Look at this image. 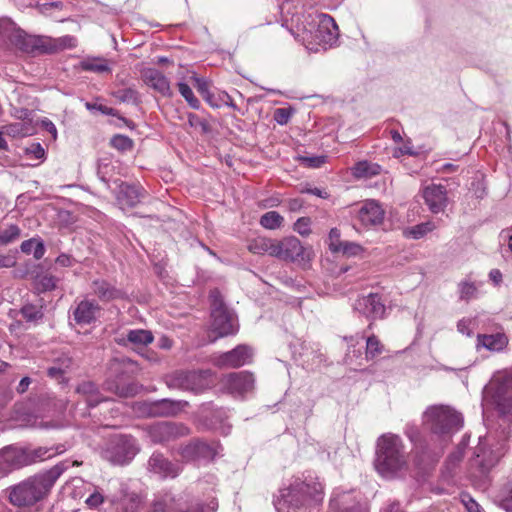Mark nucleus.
<instances>
[{
    "label": "nucleus",
    "mask_w": 512,
    "mask_h": 512,
    "mask_svg": "<svg viewBox=\"0 0 512 512\" xmlns=\"http://www.w3.org/2000/svg\"><path fill=\"white\" fill-rule=\"evenodd\" d=\"M374 466L385 479L402 478L408 473L409 453L399 435L386 433L377 439Z\"/></svg>",
    "instance_id": "1"
},
{
    "label": "nucleus",
    "mask_w": 512,
    "mask_h": 512,
    "mask_svg": "<svg viewBox=\"0 0 512 512\" xmlns=\"http://www.w3.org/2000/svg\"><path fill=\"white\" fill-rule=\"evenodd\" d=\"M68 468L65 462H61L51 469L31 476L22 482L8 488L10 502L19 507L32 506L44 499L51 488Z\"/></svg>",
    "instance_id": "2"
},
{
    "label": "nucleus",
    "mask_w": 512,
    "mask_h": 512,
    "mask_svg": "<svg viewBox=\"0 0 512 512\" xmlns=\"http://www.w3.org/2000/svg\"><path fill=\"white\" fill-rule=\"evenodd\" d=\"M424 421L432 433L442 438H450L463 426L462 415L446 405L428 407L424 412Z\"/></svg>",
    "instance_id": "3"
},
{
    "label": "nucleus",
    "mask_w": 512,
    "mask_h": 512,
    "mask_svg": "<svg viewBox=\"0 0 512 512\" xmlns=\"http://www.w3.org/2000/svg\"><path fill=\"white\" fill-rule=\"evenodd\" d=\"M485 398L500 415H512V370L493 375L485 388Z\"/></svg>",
    "instance_id": "4"
},
{
    "label": "nucleus",
    "mask_w": 512,
    "mask_h": 512,
    "mask_svg": "<svg viewBox=\"0 0 512 512\" xmlns=\"http://www.w3.org/2000/svg\"><path fill=\"white\" fill-rule=\"evenodd\" d=\"M322 484L316 477L308 475L304 480L296 479L290 484V509H308L323 501Z\"/></svg>",
    "instance_id": "5"
},
{
    "label": "nucleus",
    "mask_w": 512,
    "mask_h": 512,
    "mask_svg": "<svg viewBox=\"0 0 512 512\" xmlns=\"http://www.w3.org/2000/svg\"><path fill=\"white\" fill-rule=\"evenodd\" d=\"M211 300V333L214 334L211 342H214L220 337L235 334L238 330V325L235 315L228 310L223 302L221 293L218 290H213L210 293Z\"/></svg>",
    "instance_id": "6"
},
{
    "label": "nucleus",
    "mask_w": 512,
    "mask_h": 512,
    "mask_svg": "<svg viewBox=\"0 0 512 512\" xmlns=\"http://www.w3.org/2000/svg\"><path fill=\"white\" fill-rule=\"evenodd\" d=\"M38 36L28 35L10 18H0V45L9 50L36 54Z\"/></svg>",
    "instance_id": "7"
},
{
    "label": "nucleus",
    "mask_w": 512,
    "mask_h": 512,
    "mask_svg": "<svg viewBox=\"0 0 512 512\" xmlns=\"http://www.w3.org/2000/svg\"><path fill=\"white\" fill-rule=\"evenodd\" d=\"M140 451L137 440L131 435L112 436L102 451V456L112 464H128Z\"/></svg>",
    "instance_id": "8"
},
{
    "label": "nucleus",
    "mask_w": 512,
    "mask_h": 512,
    "mask_svg": "<svg viewBox=\"0 0 512 512\" xmlns=\"http://www.w3.org/2000/svg\"><path fill=\"white\" fill-rule=\"evenodd\" d=\"M315 13H295L290 18V35L308 52H317L314 36Z\"/></svg>",
    "instance_id": "9"
},
{
    "label": "nucleus",
    "mask_w": 512,
    "mask_h": 512,
    "mask_svg": "<svg viewBox=\"0 0 512 512\" xmlns=\"http://www.w3.org/2000/svg\"><path fill=\"white\" fill-rule=\"evenodd\" d=\"M166 382L170 388L199 393L212 384V372L210 370L177 371L168 376Z\"/></svg>",
    "instance_id": "10"
},
{
    "label": "nucleus",
    "mask_w": 512,
    "mask_h": 512,
    "mask_svg": "<svg viewBox=\"0 0 512 512\" xmlns=\"http://www.w3.org/2000/svg\"><path fill=\"white\" fill-rule=\"evenodd\" d=\"M141 416L170 417L183 411L188 402L183 400L161 399L154 402H140L137 404Z\"/></svg>",
    "instance_id": "11"
},
{
    "label": "nucleus",
    "mask_w": 512,
    "mask_h": 512,
    "mask_svg": "<svg viewBox=\"0 0 512 512\" xmlns=\"http://www.w3.org/2000/svg\"><path fill=\"white\" fill-rule=\"evenodd\" d=\"M314 36L319 47L327 49L335 45L339 38V29L333 17L325 13H317L315 18Z\"/></svg>",
    "instance_id": "12"
},
{
    "label": "nucleus",
    "mask_w": 512,
    "mask_h": 512,
    "mask_svg": "<svg viewBox=\"0 0 512 512\" xmlns=\"http://www.w3.org/2000/svg\"><path fill=\"white\" fill-rule=\"evenodd\" d=\"M221 387L234 396H243L254 390L255 379L247 371L233 372L224 375L220 380Z\"/></svg>",
    "instance_id": "13"
},
{
    "label": "nucleus",
    "mask_w": 512,
    "mask_h": 512,
    "mask_svg": "<svg viewBox=\"0 0 512 512\" xmlns=\"http://www.w3.org/2000/svg\"><path fill=\"white\" fill-rule=\"evenodd\" d=\"M254 350L252 347L241 344L231 351L214 356V365L220 368H238L252 361Z\"/></svg>",
    "instance_id": "14"
},
{
    "label": "nucleus",
    "mask_w": 512,
    "mask_h": 512,
    "mask_svg": "<svg viewBox=\"0 0 512 512\" xmlns=\"http://www.w3.org/2000/svg\"><path fill=\"white\" fill-rule=\"evenodd\" d=\"M189 428L177 422H159L149 429V436L155 443H164L188 435Z\"/></svg>",
    "instance_id": "15"
},
{
    "label": "nucleus",
    "mask_w": 512,
    "mask_h": 512,
    "mask_svg": "<svg viewBox=\"0 0 512 512\" xmlns=\"http://www.w3.org/2000/svg\"><path fill=\"white\" fill-rule=\"evenodd\" d=\"M353 310L369 320H375L385 316L386 307L379 294L370 293L356 299Z\"/></svg>",
    "instance_id": "16"
},
{
    "label": "nucleus",
    "mask_w": 512,
    "mask_h": 512,
    "mask_svg": "<svg viewBox=\"0 0 512 512\" xmlns=\"http://www.w3.org/2000/svg\"><path fill=\"white\" fill-rule=\"evenodd\" d=\"M31 464L27 449L6 447L0 451V474L5 475L12 470Z\"/></svg>",
    "instance_id": "17"
},
{
    "label": "nucleus",
    "mask_w": 512,
    "mask_h": 512,
    "mask_svg": "<svg viewBox=\"0 0 512 512\" xmlns=\"http://www.w3.org/2000/svg\"><path fill=\"white\" fill-rule=\"evenodd\" d=\"M385 211L376 200L370 199L362 203L357 218L366 228L375 227L383 223Z\"/></svg>",
    "instance_id": "18"
},
{
    "label": "nucleus",
    "mask_w": 512,
    "mask_h": 512,
    "mask_svg": "<svg viewBox=\"0 0 512 512\" xmlns=\"http://www.w3.org/2000/svg\"><path fill=\"white\" fill-rule=\"evenodd\" d=\"M422 196L429 210L440 213L445 210L448 204L447 189L441 184H430L422 190Z\"/></svg>",
    "instance_id": "19"
},
{
    "label": "nucleus",
    "mask_w": 512,
    "mask_h": 512,
    "mask_svg": "<svg viewBox=\"0 0 512 512\" xmlns=\"http://www.w3.org/2000/svg\"><path fill=\"white\" fill-rule=\"evenodd\" d=\"M179 454L186 461L211 460L216 455V449L206 442L195 439L181 447Z\"/></svg>",
    "instance_id": "20"
},
{
    "label": "nucleus",
    "mask_w": 512,
    "mask_h": 512,
    "mask_svg": "<svg viewBox=\"0 0 512 512\" xmlns=\"http://www.w3.org/2000/svg\"><path fill=\"white\" fill-rule=\"evenodd\" d=\"M141 78L145 85L164 97H171L173 92L167 77L155 68H144L141 71Z\"/></svg>",
    "instance_id": "21"
},
{
    "label": "nucleus",
    "mask_w": 512,
    "mask_h": 512,
    "mask_svg": "<svg viewBox=\"0 0 512 512\" xmlns=\"http://www.w3.org/2000/svg\"><path fill=\"white\" fill-rule=\"evenodd\" d=\"M76 44V38L70 35H65L59 38L38 36L36 53H54L67 48H74Z\"/></svg>",
    "instance_id": "22"
},
{
    "label": "nucleus",
    "mask_w": 512,
    "mask_h": 512,
    "mask_svg": "<svg viewBox=\"0 0 512 512\" xmlns=\"http://www.w3.org/2000/svg\"><path fill=\"white\" fill-rule=\"evenodd\" d=\"M148 469L163 478H174L180 473V466L166 459L162 454L154 453L148 461Z\"/></svg>",
    "instance_id": "23"
},
{
    "label": "nucleus",
    "mask_w": 512,
    "mask_h": 512,
    "mask_svg": "<svg viewBox=\"0 0 512 512\" xmlns=\"http://www.w3.org/2000/svg\"><path fill=\"white\" fill-rule=\"evenodd\" d=\"M312 257L311 247L303 246L299 239L290 236V262L302 269H308L311 266Z\"/></svg>",
    "instance_id": "24"
},
{
    "label": "nucleus",
    "mask_w": 512,
    "mask_h": 512,
    "mask_svg": "<svg viewBox=\"0 0 512 512\" xmlns=\"http://www.w3.org/2000/svg\"><path fill=\"white\" fill-rule=\"evenodd\" d=\"M100 306L89 299L80 301L73 311V318L77 324L86 325L96 320Z\"/></svg>",
    "instance_id": "25"
},
{
    "label": "nucleus",
    "mask_w": 512,
    "mask_h": 512,
    "mask_svg": "<svg viewBox=\"0 0 512 512\" xmlns=\"http://www.w3.org/2000/svg\"><path fill=\"white\" fill-rule=\"evenodd\" d=\"M192 512H204L203 506H195ZM151 512H189L183 510V503L172 494L166 493L153 503Z\"/></svg>",
    "instance_id": "26"
},
{
    "label": "nucleus",
    "mask_w": 512,
    "mask_h": 512,
    "mask_svg": "<svg viewBox=\"0 0 512 512\" xmlns=\"http://www.w3.org/2000/svg\"><path fill=\"white\" fill-rule=\"evenodd\" d=\"M296 145L294 148L295 154L293 158L304 168L317 169L323 166L327 162L326 155H313L307 151H302L299 147L302 144L299 141H290V147Z\"/></svg>",
    "instance_id": "27"
},
{
    "label": "nucleus",
    "mask_w": 512,
    "mask_h": 512,
    "mask_svg": "<svg viewBox=\"0 0 512 512\" xmlns=\"http://www.w3.org/2000/svg\"><path fill=\"white\" fill-rule=\"evenodd\" d=\"M144 189L140 186L123 184L118 193V202L122 208L136 206L144 197Z\"/></svg>",
    "instance_id": "28"
},
{
    "label": "nucleus",
    "mask_w": 512,
    "mask_h": 512,
    "mask_svg": "<svg viewBox=\"0 0 512 512\" xmlns=\"http://www.w3.org/2000/svg\"><path fill=\"white\" fill-rule=\"evenodd\" d=\"M507 343L508 339L503 333L478 334L476 348L480 349L483 347L489 351L498 352L503 350Z\"/></svg>",
    "instance_id": "29"
},
{
    "label": "nucleus",
    "mask_w": 512,
    "mask_h": 512,
    "mask_svg": "<svg viewBox=\"0 0 512 512\" xmlns=\"http://www.w3.org/2000/svg\"><path fill=\"white\" fill-rule=\"evenodd\" d=\"M92 291L102 301H110L120 297V291L104 280H95L92 283Z\"/></svg>",
    "instance_id": "30"
},
{
    "label": "nucleus",
    "mask_w": 512,
    "mask_h": 512,
    "mask_svg": "<svg viewBox=\"0 0 512 512\" xmlns=\"http://www.w3.org/2000/svg\"><path fill=\"white\" fill-rule=\"evenodd\" d=\"M298 346L300 347V350H297V345H293V352L292 357L295 361L301 360L302 366H305L307 364V367L309 366L310 358L314 362V360L317 358L319 359V362L322 360V354L315 352L311 347L307 346L304 342L298 343Z\"/></svg>",
    "instance_id": "31"
},
{
    "label": "nucleus",
    "mask_w": 512,
    "mask_h": 512,
    "mask_svg": "<svg viewBox=\"0 0 512 512\" xmlns=\"http://www.w3.org/2000/svg\"><path fill=\"white\" fill-rule=\"evenodd\" d=\"M380 171V165L368 161H360L352 167V175L355 178H370L378 175Z\"/></svg>",
    "instance_id": "32"
},
{
    "label": "nucleus",
    "mask_w": 512,
    "mask_h": 512,
    "mask_svg": "<svg viewBox=\"0 0 512 512\" xmlns=\"http://www.w3.org/2000/svg\"><path fill=\"white\" fill-rule=\"evenodd\" d=\"M436 229V224L432 221L423 222L403 230V235L406 238L421 239L429 232Z\"/></svg>",
    "instance_id": "33"
},
{
    "label": "nucleus",
    "mask_w": 512,
    "mask_h": 512,
    "mask_svg": "<svg viewBox=\"0 0 512 512\" xmlns=\"http://www.w3.org/2000/svg\"><path fill=\"white\" fill-rule=\"evenodd\" d=\"M21 251L25 254H33L34 258L39 260L45 254L44 243L37 238H31L22 242Z\"/></svg>",
    "instance_id": "34"
},
{
    "label": "nucleus",
    "mask_w": 512,
    "mask_h": 512,
    "mask_svg": "<svg viewBox=\"0 0 512 512\" xmlns=\"http://www.w3.org/2000/svg\"><path fill=\"white\" fill-rule=\"evenodd\" d=\"M127 340L137 346H146L153 342L154 337L149 330L135 329L127 333Z\"/></svg>",
    "instance_id": "35"
},
{
    "label": "nucleus",
    "mask_w": 512,
    "mask_h": 512,
    "mask_svg": "<svg viewBox=\"0 0 512 512\" xmlns=\"http://www.w3.org/2000/svg\"><path fill=\"white\" fill-rule=\"evenodd\" d=\"M64 450L57 448L39 447L33 450H27V456L31 459V464L37 461L50 459L53 456L62 453Z\"/></svg>",
    "instance_id": "36"
},
{
    "label": "nucleus",
    "mask_w": 512,
    "mask_h": 512,
    "mask_svg": "<svg viewBox=\"0 0 512 512\" xmlns=\"http://www.w3.org/2000/svg\"><path fill=\"white\" fill-rule=\"evenodd\" d=\"M81 67L85 71L108 73L111 71L108 61L104 58H91L83 61Z\"/></svg>",
    "instance_id": "37"
},
{
    "label": "nucleus",
    "mask_w": 512,
    "mask_h": 512,
    "mask_svg": "<svg viewBox=\"0 0 512 512\" xmlns=\"http://www.w3.org/2000/svg\"><path fill=\"white\" fill-rule=\"evenodd\" d=\"M266 254L285 260L288 257V249L284 241L269 238Z\"/></svg>",
    "instance_id": "38"
},
{
    "label": "nucleus",
    "mask_w": 512,
    "mask_h": 512,
    "mask_svg": "<svg viewBox=\"0 0 512 512\" xmlns=\"http://www.w3.org/2000/svg\"><path fill=\"white\" fill-rule=\"evenodd\" d=\"M458 293L460 300L469 301L477 297L478 289L474 282L463 280L458 284Z\"/></svg>",
    "instance_id": "39"
},
{
    "label": "nucleus",
    "mask_w": 512,
    "mask_h": 512,
    "mask_svg": "<svg viewBox=\"0 0 512 512\" xmlns=\"http://www.w3.org/2000/svg\"><path fill=\"white\" fill-rule=\"evenodd\" d=\"M3 132L11 137H23L31 134L29 124L25 122L11 123L3 127Z\"/></svg>",
    "instance_id": "40"
},
{
    "label": "nucleus",
    "mask_w": 512,
    "mask_h": 512,
    "mask_svg": "<svg viewBox=\"0 0 512 512\" xmlns=\"http://www.w3.org/2000/svg\"><path fill=\"white\" fill-rule=\"evenodd\" d=\"M21 230L16 225H10L6 228L0 229V244L8 245L19 239Z\"/></svg>",
    "instance_id": "41"
},
{
    "label": "nucleus",
    "mask_w": 512,
    "mask_h": 512,
    "mask_svg": "<svg viewBox=\"0 0 512 512\" xmlns=\"http://www.w3.org/2000/svg\"><path fill=\"white\" fill-rule=\"evenodd\" d=\"M383 345L375 335H370L366 339V358L373 359L383 351Z\"/></svg>",
    "instance_id": "42"
},
{
    "label": "nucleus",
    "mask_w": 512,
    "mask_h": 512,
    "mask_svg": "<svg viewBox=\"0 0 512 512\" xmlns=\"http://www.w3.org/2000/svg\"><path fill=\"white\" fill-rule=\"evenodd\" d=\"M283 221L284 218L275 211L265 213L260 219L261 225L267 229H275L279 227Z\"/></svg>",
    "instance_id": "43"
},
{
    "label": "nucleus",
    "mask_w": 512,
    "mask_h": 512,
    "mask_svg": "<svg viewBox=\"0 0 512 512\" xmlns=\"http://www.w3.org/2000/svg\"><path fill=\"white\" fill-rule=\"evenodd\" d=\"M495 501L501 508H503L507 512H512V486L502 489L495 496Z\"/></svg>",
    "instance_id": "44"
},
{
    "label": "nucleus",
    "mask_w": 512,
    "mask_h": 512,
    "mask_svg": "<svg viewBox=\"0 0 512 512\" xmlns=\"http://www.w3.org/2000/svg\"><path fill=\"white\" fill-rule=\"evenodd\" d=\"M273 505L277 512H288V492L286 488H280L274 494Z\"/></svg>",
    "instance_id": "45"
},
{
    "label": "nucleus",
    "mask_w": 512,
    "mask_h": 512,
    "mask_svg": "<svg viewBox=\"0 0 512 512\" xmlns=\"http://www.w3.org/2000/svg\"><path fill=\"white\" fill-rule=\"evenodd\" d=\"M178 89L182 97L193 109H198L200 107L199 100L194 96L193 91L188 84L184 82H179Z\"/></svg>",
    "instance_id": "46"
},
{
    "label": "nucleus",
    "mask_w": 512,
    "mask_h": 512,
    "mask_svg": "<svg viewBox=\"0 0 512 512\" xmlns=\"http://www.w3.org/2000/svg\"><path fill=\"white\" fill-rule=\"evenodd\" d=\"M114 97L121 102L138 103V92L133 88L120 89L113 93Z\"/></svg>",
    "instance_id": "47"
},
{
    "label": "nucleus",
    "mask_w": 512,
    "mask_h": 512,
    "mask_svg": "<svg viewBox=\"0 0 512 512\" xmlns=\"http://www.w3.org/2000/svg\"><path fill=\"white\" fill-rule=\"evenodd\" d=\"M21 313L23 317L29 322H35L43 317L42 309L32 304L23 306Z\"/></svg>",
    "instance_id": "48"
},
{
    "label": "nucleus",
    "mask_w": 512,
    "mask_h": 512,
    "mask_svg": "<svg viewBox=\"0 0 512 512\" xmlns=\"http://www.w3.org/2000/svg\"><path fill=\"white\" fill-rule=\"evenodd\" d=\"M192 79L195 81L196 83V87H197V90L198 92L202 95V97L212 106V107H218L219 105L217 103H215L212 99V96L210 95L209 93V90H208V84L200 79V78H197L196 76H193Z\"/></svg>",
    "instance_id": "49"
},
{
    "label": "nucleus",
    "mask_w": 512,
    "mask_h": 512,
    "mask_svg": "<svg viewBox=\"0 0 512 512\" xmlns=\"http://www.w3.org/2000/svg\"><path fill=\"white\" fill-rule=\"evenodd\" d=\"M268 244L269 238L258 237L249 243L248 249L254 254H265Z\"/></svg>",
    "instance_id": "50"
},
{
    "label": "nucleus",
    "mask_w": 512,
    "mask_h": 512,
    "mask_svg": "<svg viewBox=\"0 0 512 512\" xmlns=\"http://www.w3.org/2000/svg\"><path fill=\"white\" fill-rule=\"evenodd\" d=\"M57 279L50 275L45 274L39 276L37 279V288L41 291L53 290L56 287Z\"/></svg>",
    "instance_id": "51"
},
{
    "label": "nucleus",
    "mask_w": 512,
    "mask_h": 512,
    "mask_svg": "<svg viewBox=\"0 0 512 512\" xmlns=\"http://www.w3.org/2000/svg\"><path fill=\"white\" fill-rule=\"evenodd\" d=\"M111 144L114 148L120 151H127L132 149V140L124 135H116L111 139Z\"/></svg>",
    "instance_id": "52"
},
{
    "label": "nucleus",
    "mask_w": 512,
    "mask_h": 512,
    "mask_svg": "<svg viewBox=\"0 0 512 512\" xmlns=\"http://www.w3.org/2000/svg\"><path fill=\"white\" fill-rule=\"evenodd\" d=\"M79 393L90 395L87 399L89 405H96L99 401L98 399L93 397V394L96 392V386L92 382H84L80 384L77 388Z\"/></svg>",
    "instance_id": "53"
},
{
    "label": "nucleus",
    "mask_w": 512,
    "mask_h": 512,
    "mask_svg": "<svg viewBox=\"0 0 512 512\" xmlns=\"http://www.w3.org/2000/svg\"><path fill=\"white\" fill-rule=\"evenodd\" d=\"M311 219L309 217L299 218L293 225L294 231L301 236H308L311 233Z\"/></svg>",
    "instance_id": "54"
},
{
    "label": "nucleus",
    "mask_w": 512,
    "mask_h": 512,
    "mask_svg": "<svg viewBox=\"0 0 512 512\" xmlns=\"http://www.w3.org/2000/svg\"><path fill=\"white\" fill-rule=\"evenodd\" d=\"M188 124L192 128L199 129L202 133L209 132L208 123L193 113L188 114Z\"/></svg>",
    "instance_id": "55"
},
{
    "label": "nucleus",
    "mask_w": 512,
    "mask_h": 512,
    "mask_svg": "<svg viewBox=\"0 0 512 512\" xmlns=\"http://www.w3.org/2000/svg\"><path fill=\"white\" fill-rule=\"evenodd\" d=\"M105 501V496L99 489H95L94 492L85 500L86 505L90 509H97Z\"/></svg>",
    "instance_id": "56"
},
{
    "label": "nucleus",
    "mask_w": 512,
    "mask_h": 512,
    "mask_svg": "<svg viewBox=\"0 0 512 512\" xmlns=\"http://www.w3.org/2000/svg\"><path fill=\"white\" fill-rule=\"evenodd\" d=\"M341 246L340 231L337 228H332L329 232V248L332 252L339 253Z\"/></svg>",
    "instance_id": "57"
},
{
    "label": "nucleus",
    "mask_w": 512,
    "mask_h": 512,
    "mask_svg": "<svg viewBox=\"0 0 512 512\" xmlns=\"http://www.w3.org/2000/svg\"><path fill=\"white\" fill-rule=\"evenodd\" d=\"M309 185L306 183V184H300L298 186H296V191L298 193H310V194H313V195H316L320 198H327L328 197V193L326 191H323L319 188H309L308 187Z\"/></svg>",
    "instance_id": "58"
},
{
    "label": "nucleus",
    "mask_w": 512,
    "mask_h": 512,
    "mask_svg": "<svg viewBox=\"0 0 512 512\" xmlns=\"http://www.w3.org/2000/svg\"><path fill=\"white\" fill-rule=\"evenodd\" d=\"M461 502L468 512H481L480 505L469 494H462Z\"/></svg>",
    "instance_id": "59"
},
{
    "label": "nucleus",
    "mask_w": 512,
    "mask_h": 512,
    "mask_svg": "<svg viewBox=\"0 0 512 512\" xmlns=\"http://www.w3.org/2000/svg\"><path fill=\"white\" fill-rule=\"evenodd\" d=\"M462 458H463V452L461 450H457V451L451 453L448 456L447 461H446L447 469L452 471L459 464V462L462 460Z\"/></svg>",
    "instance_id": "60"
},
{
    "label": "nucleus",
    "mask_w": 512,
    "mask_h": 512,
    "mask_svg": "<svg viewBox=\"0 0 512 512\" xmlns=\"http://www.w3.org/2000/svg\"><path fill=\"white\" fill-rule=\"evenodd\" d=\"M472 322L473 321L469 318H463L459 320L457 323L458 332H460L461 334H465L467 336H471L473 333L471 329Z\"/></svg>",
    "instance_id": "61"
},
{
    "label": "nucleus",
    "mask_w": 512,
    "mask_h": 512,
    "mask_svg": "<svg viewBox=\"0 0 512 512\" xmlns=\"http://www.w3.org/2000/svg\"><path fill=\"white\" fill-rule=\"evenodd\" d=\"M360 249L361 247L358 244L345 241L342 242L340 252H342L345 255H356L360 251Z\"/></svg>",
    "instance_id": "62"
},
{
    "label": "nucleus",
    "mask_w": 512,
    "mask_h": 512,
    "mask_svg": "<svg viewBox=\"0 0 512 512\" xmlns=\"http://www.w3.org/2000/svg\"><path fill=\"white\" fill-rule=\"evenodd\" d=\"M26 154H32L35 159H41L44 157L45 151L41 144L33 143L26 148Z\"/></svg>",
    "instance_id": "63"
},
{
    "label": "nucleus",
    "mask_w": 512,
    "mask_h": 512,
    "mask_svg": "<svg viewBox=\"0 0 512 512\" xmlns=\"http://www.w3.org/2000/svg\"><path fill=\"white\" fill-rule=\"evenodd\" d=\"M132 364H133L132 361L129 359H126V358L114 359L111 361L110 370L112 372H118V371L122 370V368H125Z\"/></svg>",
    "instance_id": "64"
}]
</instances>
